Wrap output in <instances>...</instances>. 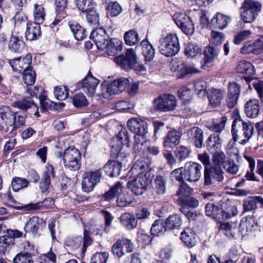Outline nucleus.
<instances>
[{
  "label": "nucleus",
  "instance_id": "f257e3e1",
  "mask_svg": "<svg viewBox=\"0 0 263 263\" xmlns=\"http://www.w3.org/2000/svg\"><path fill=\"white\" fill-rule=\"evenodd\" d=\"M159 52L165 57H173L180 49L179 39L176 34L170 33L162 36L159 41Z\"/></svg>",
  "mask_w": 263,
  "mask_h": 263
},
{
  "label": "nucleus",
  "instance_id": "f03ea898",
  "mask_svg": "<svg viewBox=\"0 0 263 263\" xmlns=\"http://www.w3.org/2000/svg\"><path fill=\"white\" fill-rule=\"evenodd\" d=\"M260 2L253 0H245L240 7L241 20L246 23L253 22L261 10Z\"/></svg>",
  "mask_w": 263,
  "mask_h": 263
},
{
  "label": "nucleus",
  "instance_id": "7ed1b4c3",
  "mask_svg": "<svg viewBox=\"0 0 263 263\" xmlns=\"http://www.w3.org/2000/svg\"><path fill=\"white\" fill-rule=\"evenodd\" d=\"M153 176L150 171L141 174L128 182V187L136 195L143 194L151 186Z\"/></svg>",
  "mask_w": 263,
  "mask_h": 263
},
{
  "label": "nucleus",
  "instance_id": "20e7f679",
  "mask_svg": "<svg viewBox=\"0 0 263 263\" xmlns=\"http://www.w3.org/2000/svg\"><path fill=\"white\" fill-rule=\"evenodd\" d=\"M63 160L65 167L71 171H77L80 168L81 155L74 147H69L64 151Z\"/></svg>",
  "mask_w": 263,
  "mask_h": 263
},
{
  "label": "nucleus",
  "instance_id": "39448f33",
  "mask_svg": "<svg viewBox=\"0 0 263 263\" xmlns=\"http://www.w3.org/2000/svg\"><path fill=\"white\" fill-rule=\"evenodd\" d=\"M177 106L176 97L171 94H164L153 101V106L155 110L162 112L172 111Z\"/></svg>",
  "mask_w": 263,
  "mask_h": 263
},
{
  "label": "nucleus",
  "instance_id": "423d86ee",
  "mask_svg": "<svg viewBox=\"0 0 263 263\" xmlns=\"http://www.w3.org/2000/svg\"><path fill=\"white\" fill-rule=\"evenodd\" d=\"M83 240V245L82 252L84 253L88 246L91 245L92 242V239L89 236V232L87 230L84 231L83 238L81 236H68L65 240V246L73 250L79 248L82 243Z\"/></svg>",
  "mask_w": 263,
  "mask_h": 263
},
{
  "label": "nucleus",
  "instance_id": "0eeeda50",
  "mask_svg": "<svg viewBox=\"0 0 263 263\" xmlns=\"http://www.w3.org/2000/svg\"><path fill=\"white\" fill-rule=\"evenodd\" d=\"M102 177L100 170L86 171L83 175L82 189L84 192H90L100 182Z\"/></svg>",
  "mask_w": 263,
  "mask_h": 263
},
{
  "label": "nucleus",
  "instance_id": "6e6552de",
  "mask_svg": "<svg viewBox=\"0 0 263 263\" xmlns=\"http://www.w3.org/2000/svg\"><path fill=\"white\" fill-rule=\"evenodd\" d=\"M173 17L176 25L185 34L191 35L194 33L195 27L190 16L185 13H176Z\"/></svg>",
  "mask_w": 263,
  "mask_h": 263
},
{
  "label": "nucleus",
  "instance_id": "1a4fd4ad",
  "mask_svg": "<svg viewBox=\"0 0 263 263\" xmlns=\"http://www.w3.org/2000/svg\"><path fill=\"white\" fill-rule=\"evenodd\" d=\"M114 61L126 70L136 68L138 65L135 51L132 49L127 50L125 56L121 55L115 57Z\"/></svg>",
  "mask_w": 263,
  "mask_h": 263
},
{
  "label": "nucleus",
  "instance_id": "9d476101",
  "mask_svg": "<svg viewBox=\"0 0 263 263\" xmlns=\"http://www.w3.org/2000/svg\"><path fill=\"white\" fill-rule=\"evenodd\" d=\"M100 82V81L95 78L90 71H89L87 76L82 81L77 83V87L78 89H82L86 94L91 97L96 92Z\"/></svg>",
  "mask_w": 263,
  "mask_h": 263
},
{
  "label": "nucleus",
  "instance_id": "9b49d317",
  "mask_svg": "<svg viewBox=\"0 0 263 263\" xmlns=\"http://www.w3.org/2000/svg\"><path fill=\"white\" fill-rule=\"evenodd\" d=\"M124 144H126L127 146H129V137L127 132L125 128L122 129L116 137L113 138L111 143V148L115 149V153L119 160H121L120 158L122 157V155L125 154L122 152Z\"/></svg>",
  "mask_w": 263,
  "mask_h": 263
},
{
  "label": "nucleus",
  "instance_id": "f8f14e48",
  "mask_svg": "<svg viewBox=\"0 0 263 263\" xmlns=\"http://www.w3.org/2000/svg\"><path fill=\"white\" fill-rule=\"evenodd\" d=\"M202 166L196 162H190L184 166V177L185 180L190 182H195L199 180L201 176Z\"/></svg>",
  "mask_w": 263,
  "mask_h": 263
},
{
  "label": "nucleus",
  "instance_id": "ddd939ff",
  "mask_svg": "<svg viewBox=\"0 0 263 263\" xmlns=\"http://www.w3.org/2000/svg\"><path fill=\"white\" fill-rule=\"evenodd\" d=\"M129 154H123L121 160L117 161L109 160L104 166V170L106 175L111 177H117L119 175L123 163H125L127 157ZM117 159H118L117 158Z\"/></svg>",
  "mask_w": 263,
  "mask_h": 263
},
{
  "label": "nucleus",
  "instance_id": "4468645a",
  "mask_svg": "<svg viewBox=\"0 0 263 263\" xmlns=\"http://www.w3.org/2000/svg\"><path fill=\"white\" fill-rule=\"evenodd\" d=\"M133 248V244L131 241L125 238L117 240L113 245L111 251L114 255L121 257L126 253L132 252Z\"/></svg>",
  "mask_w": 263,
  "mask_h": 263
},
{
  "label": "nucleus",
  "instance_id": "2eb2a0df",
  "mask_svg": "<svg viewBox=\"0 0 263 263\" xmlns=\"http://www.w3.org/2000/svg\"><path fill=\"white\" fill-rule=\"evenodd\" d=\"M32 57L27 54L25 57H18L9 60V63L14 71L21 72L31 68Z\"/></svg>",
  "mask_w": 263,
  "mask_h": 263
},
{
  "label": "nucleus",
  "instance_id": "dca6fc26",
  "mask_svg": "<svg viewBox=\"0 0 263 263\" xmlns=\"http://www.w3.org/2000/svg\"><path fill=\"white\" fill-rule=\"evenodd\" d=\"M89 38L96 44L99 50H105V44L108 41L109 36L105 30L102 28H97L91 31Z\"/></svg>",
  "mask_w": 263,
  "mask_h": 263
},
{
  "label": "nucleus",
  "instance_id": "f3484780",
  "mask_svg": "<svg viewBox=\"0 0 263 263\" xmlns=\"http://www.w3.org/2000/svg\"><path fill=\"white\" fill-rule=\"evenodd\" d=\"M235 122H236L235 124V130H237V132H238V129L236 128L237 126H241L242 127L243 135L245 139L242 140L239 143L240 144L245 145L249 142V140L252 137L254 134V127L250 122H245L240 118L235 119L233 122L232 125L235 123Z\"/></svg>",
  "mask_w": 263,
  "mask_h": 263
},
{
  "label": "nucleus",
  "instance_id": "a211bd4d",
  "mask_svg": "<svg viewBox=\"0 0 263 263\" xmlns=\"http://www.w3.org/2000/svg\"><path fill=\"white\" fill-rule=\"evenodd\" d=\"M207 95L209 105L212 108H217L221 105L225 91L223 89L212 88L209 89Z\"/></svg>",
  "mask_w": 263,
  "mask_h": 263
},
{
  "label": "nucleus",
  "instance_id": "6ab92c4d",
  "mask_svg": "<svg viewBox=\"0 0 263 263\" xmlns=\"http://www.w3.org/2000/svg\"><path fill=\"white\" fill-rule=\"evenodd\" d=\"M128 129L136 135L144 136L147 131V123L137 118H132L127 123Z\"/></svg>",
  "mask_w": 263,
  "mask_h": 263
},
{
  "label": "nucleus",
  "instance_id": "aec40b11",
  "mask_svg": "<svg viewBox=\"0 0 263 263\" xmlns=\"http://www.w3.org/2000/svg\"><path fill=\"white\" fill-rule=\"evenodd\" d=\"M240 52L242 54H260L263 52V42L260 40H256L254 42L248 41L241 48Z\"/></svg>",
  "mask_w": 263,
  "mask_h": 263
},
{
  "label": "nucleus",
  "instance_id": "412c9836",
  "mask_svg": "<svg viewBox=\"0 0 263 263\" xmlns=\"http://www.w3.org/2000/svg\"><path fill=\"white\" fill-rule=\"evenodd\" d=\"M240 94V87L236 83H230L228 87L227 105L229 108H233L236 104Z\"/></svg>",
  "mask_w": 263,
  "mask_h": 263
},
{
  "label": "nucleus",
  "instance_id": "4be33fe9",
  "mask_svg": "<svg viewBox=\"0 0 263 263\" xmlns=\"http://www.w3.org/2000/svg\"><path fill=\"white\" fill-rule=\"evenodd\" d=\"M181 133L176 130L168 132L163 140V146L165 148H173L180 141Z\"/></svg>",
  "mask_w": 263,
  "mask_h": 263
},
{
  "label": "nucleus",
  "instance_id": "5701e85b",
  "mask_svg": "<svg viewBox=\"0 0 263 263\" xmlns=\"http://www.w3.org/2000/svg\"><path fill=\"white\" fill-rule=\"evenodd\" d=\"M203 131L198 127H193L187 130L188 137L194 142L195 146L201 148L203 145Z\"/></svg>",
  "mask_w": 263,
  "mask_h": 263
},
{
  "label": "nucleus",
  "instance_id": "b1692460",
  "mask_svg": "<svg viewBox=\"0 0 263 263\" xmlns=\"http://www.w3.org/2000/svg\"><path fill=\"white\" fill-rule=\"evenodd\" d=\"M260 109L259 101L257 99H250L245 105V111L249 118H256L260 111Z\"/></svg>",
  "mask_w": 263,
  "mask_h": 263
},
{
  "label": "nucleus",
  "instance_id": "393cba45",
  "mask_svg": "<svg viewBox=\"0 0 263 263\" xmlns=\"http://www.w3.org/2000/svg\"><path fill=\"white\" fill-rule=\"evenodd\" d=\"M41 35L40 23L36 22H28L25 33L26 39L29 41L36 40Z\"/></svg>",
  "mask_w": 263,
  "mask_h": 263
},
{
  "label": "nucleus",
  "instance_id": "a878e982",
  "mask_svg": "<svg viewBox=\"0 0 263 263\" xmlns=\"http://www.w3.org/2000/svg\"><path fill=\"white\" fill-rule=\"evenodd\" d=\"M119 220L121 225L127 230H132L135 229L138 223V220L135 215L130 213H122Z\"/></svg>",
  "mask_w": 263,
  "mask_h": 263
},
{
  "label": "nucleus",
  "instance_id": "bb28decb",
  "mask_svg": "<svg viewBox=\"0 0 263 263\" xmlns=\"http://www.w3.org/2000/svg\"><path fill=\"white\" fill-rule=\"evenodd\" d=\"M101 87V93L99 95L102 96L105 98H108L112 95L120 93V89L115 80L110 83H102Z\"/></svg>",
  "mask_w": 263,
  "mask_h": 263
},
{
  "label": "nucleus",
  "instance_id": "cd10ccee",
  "mask_svg": "<svg viewBox=\"0 0 263 263\" xmlns=\"http://www.w3.org/2000/svg\"><path fill=\"white\" fill-rule=\"evenodd\" d=\"M231 20L232 18L230 16L217 12L212 18L211 22L217 28L223 29L227 27Z\"/></svg>",
  "mask_w": 263,
  "mask_h": 263
},
{
  "label": "nucleus",
  "instance_id": "c85d7f7f",
  "mask_svg": "<svg viewBox=\"0 0 263 263\" xmlns=\"http://www.w3.org/2000/svg\"><path fill=\"white\" fill-rule=\"evenodd\" d=\"M219 50L212 46L206 47L204 50V64L202 67L204 68L209 67L218 57Z\"/></svg>",
  "mask_w": 263,
  "mask_h": 263
},
{
  "label": "nucleus",
  "instance_id": "c756f323",
  "mask_svg": "<svg viewBox=\"0 0 263 263\" xmlns=\"http://www.w3.org/2000/svg\"><path fill=\"white\" fill-rule=\"evenodd\" d=\"M106 53L109 56H114L122 49V42L118 39H111L105 44Z\"/></svg>",
  "mask_w": 263,
  "mask_h": 263
},
{
  "label": "nucleus",
  "instance_id": "7c9ffc66",
  "mask_svg": "<svg viewBox=\"0 0 263 263\" xmlns=\"http://www.w3.org/2000/svg\"><path fill=\"white\" fill-rule=\"evenodd\" d=\"M45 222L43 219L37 216L30 218L24 226V231L26 232H31L35 234L37 232L40 227Z\"/></svg>",
  "mask_w": 263,
  "mask_h": 263
},
{
  "label": "nucleus",
  "instance_id": "2f4dec72",
  "mask_svg": "<svg viewBox=\"0 0 263 263\" xmlns=\"http://www.w3.org/2000/svg\"><path fill=\"white\" fill-rule=\"evenodd\" d=\"M206 147L209 151L215 152L220 148L222 141L217 133H214L209 136L205 142Z\"/></svg>",
  "mask_w": 263,
  "mask_h": 263
},
{
  "label": "nucleus",
  "instance_id": "473e14b6",
  "mask_svg": "<svg viewBox=\"0 0 263 263\" xmlns=\"http://www.w3.org/2000/svg\"><path fill=\"white\" fill-rule=\"evenodd\" d=\"M142 53L146 61H151L154 58L155 54V49L147 39L143 40L140 43Z\"/></svg>",
  "mask_w": 263,
  "mask_h": 263
},
{
  "label": "nucleus",
  "instance_id": "72a5a7b5",
  "mask_svg": "<svg viewBox=\"0 0 263 263\" xmlns=\"http://www.w3.org/2000/svg\"><path fill=\"white\" fill-rule=\"evenodd\" d=\"M235 124L232 125L231 133L233 136V140H230L226 147L227 153L231 156L237 155L238 153V149L235 146L236 141L239 139L237 130H235Z\"/></svg>",
  "mask_w": 263,
  "mask_h": 263
},
{
  "label": "nucleus",
  "instance_id": "f704fd0d",
  "mask_svg": "<svg viewBox=\"0 0 263 263\" xmlns=\"http://www.w3.org/2000/svg\"><path fill=\"white\" fill-rule=\"evenodd\" d=\"M54 168L52 165L48 167L47 171L44 173L43 177L40 183V188L42 192H46L49 189L51 177H54Z\"/></svg>",
  "mask_w": 263,
  "mask_h": 263
},
{
  "label": "nucleus",
  "instance_id": "c9c22d12",
  "mask_svg": "<svg viewBox=\"0 0 263 263\" xmlns=\"http://www.w3.org/2000/svg\"><path fill=\"white\" fill-rule=\"evenodd\" d=\"M181 239L189 248L194 247L195 244V235L189 228H185L181 233Z\"/></svg>",
  "mask_w": 263,
  "mask_h": 263
},
{
  "label": "nucleus",
  "instance_id": "e433bc0d",
  "mask_svg": "<svg viewBox=\"0 0 263 263\" xmlns=\"http://www.w3.org/2000/svg\"><path fill=\"white\" fill-rule=\"evenodd\" d=\"M75 4L78 10L83 13L92 10L96 6L93 0H75Z\"/></svg>",
  "mask_w": 263,
  "mask_h": 263
},
{
  "label": "nucleus",
  "instance_id": "4c0bfd02",
  "mask_svg": "<svg viewBox=\"0 0 263 263\" xmlns=\"http://www.w3.org/2000/svg\"><path fill=\"white\" fill-rule=\"evenodd\" d=\"M14 113L12 111L10 108L8 107H3L1 109L0 111V117L3 121L5 123L6 127H3L2 130H7L8 124L11 125L12 124L13 118Z\"/></svg>",
  "mask_w": 263,
  "mask_h": 263
},
{
  "label": "nucleus",
  "instance_id": "58836bf2",
  "mask_svg": "<svg viewBox=\"0 0 263 263\" xmlns=\"http://www.w3.org/2000/svg\"><path fill=\"white\" fill-rule=\"evenodd\" d=\"M236 70L239 73H245L249 76L255 73V70L252 64L246 61H240L236 67Z\"/></svg>",
  "mask_w": 263,
  "mask_h": 263
},
{
  "label": "nucleus",
  "instance_id": "ea45409f",
  "mask_svg": "<svg viewBox=\"0 0 263 263\" xmlns=\"http://www.w3.org/2000/svg\"><path fill=\"white\" fill-rule=\"evenodd\" d=\"M69 25L76 40L81 41L85 37V29L83 28L79 24L74 22L71 24L69 23Z\"/></svg>",
  "mask_w": 263,
  "mask_h": 263
},
{
  "label": "nucleus",
  "instance_id": "a19ab883",
  "mask_svg": "<svg viewBox=\"0 0 263 263\" xmlns=\"http://www.w3.org/2000/svg\"><path fill=\"white\" fill-rule=\"evenodd\" d=\"M147 166L146 163L143 161V159L141 160H137L134 164L133 167L129 172V174L130 175H134L138 176L141 174L146 170Z\"/></svg>",
  "mask_w": 263,
  "mask_h": 263
},
{
  "label": "nucleus",
  "instance_id": "79ce46f5",
  "mask_svg": "<svg viewBox=\"0 0 263 263\" xmlns=\"http://www.w3.org/2000/svg\"><path fill=\"white\" fill-rule=\"evenodd\" d=\"M24 46V42L17 36H14L12 34L10 37L8 43V48L12 52H18L21 50Z\"/></svg>",
  "mask_w": 263,
  "mask_h": 263
},
{
  "label": "nucleus",
  "instance_id": "37998d69",
  "mask_svg": "<svg viewBox=\"0 0 263 263\" xmlns=\"http://www.w3.org/2000/svg\"><path fill=\"white\" fill-rule=\"evenodd\" d=\"M257 225V222L253 216H247L242 218L240 223V228L246 232L251 231V229Z\"/></svg>",
  "mask_w": 263,
  "mask_h": 263
},
{
  "label": "nucleus",
  "instance_id": "c03bdc74",
  "mask_svg": "<svg viewBox=\"0 0 263 263\" xmlns=\"http://www.w3.org/2000/svg\"><path fill=\"white\" fill-rule=\"evenodd\" d=\"M54 204V200L52 198H47L41 203H32L26 205L24 208L26 210H37L41 206H44L46 208H52Z\"/></svg>",
  "mask_w": 263,
  "mask_h": 263
},
{
  "label": "nucleus",
  "instance_id": "a18cd8bd",
  "mask_svg": "<svg viewBox=\"0 0 263 263\" xmlns=\"http://www.w3.org/2000/svg\"><path fill=\"white\" fill-rule=\"evenodd\" d=\"M124 190L125 187L123 185L122 183L120 182H118L110 189L108 192H106L104 195V197L107 200H111L114 198L116 196H117L118 194L122 192V190Z\"/></svg>",
  "mask_w": 263,
  "mask_h": 263
},
{
  "label": "nucleus",
  "instance_id": "49530a36",
  "mask_svg": "<svg viewBox=\"0 0 263 263\" xmlns=\"http://www.w3.org/2000/svg\"><path fill=\"white\" fill-rule=\"evenodd\" d=\"M182 224L181 217L177 214L170 215L166 220V227L170 229L179 228Z\"/></svg>",
  "mask_w": 263,
  "mask_h": 263
},
{
  "label": "nucleus",
  "instance_id": "de8ad7c7",
  "mask_svg": "<svg viewBox=\"0 0 263 263\" xmlns=\"http://www.w3.org/2000/svg\"><path fill=\"white\" fill-rule=\"evenodd\" d=\"M125 190L118 194L117 203L120 207H125L129 205L133 201V198L129 194L125 193Z\"/></svg>",
  "mask_w": 263,
  "mask_h": 263
},
{
  "label": "nucleus",
  "instance_id": "09e8293b",
  "mask_svg": "<svg viewBox=\"0 0 263 263\" xmlns=\"http://www.w3.org/2000/svg\"><path fill=\"white\" fill-rule=\"evenodd\" d=\"M124 38L126 44L129 46L135 45L140 41L138 33L134 30L126 32Z\"/></svg>",
  "mask_w": 263,
  "mask_h": 263
},
{
  "label": "nucleus",
  "instance_id": "8fccbe9b",
  "mask_svg": "<svg viewBox=\"0 0 263 263\" xmlns=\"http://www.w3.org/2000/svg\"><path fill=\"white\" fill-rule=\"evenodd\" d=\"M222 219H229L236 216L238 213V209L236 205L230 204L224 206L220 212Z\"/></svg>",
  "mask_w": 263,
  "mask_h": 263
},
{
  "label": "nucleus",
  "instance_id": "3c124183",
  "mask_svg": "<svg viewBox=\"0 0 263 263\" xmlns=\"http://www.w3.org/2000/svg\"><path fill=\"white\" fill-rule=\"evenodd\" d=\"M32 105H34L35 107H36L32 99L28 96H25L23 100L13 103L14 107L25 111L31 107Z\"/></svg>",
  "mask_w": 263,
  "mask_h": 263
},
{
  "label": "nucleus",
  "instance_id": "603ef678",
  "mask_svg": "<svg viewBox=\"0 0 263 263\" xmlns=\"http://www.w3.org/2000/svg\"><path fill=\"white\" fill-rule=\"evenodd\" d=\"M165 226V223H164L160 219L155 221L151 229V234L154 236H158L163 234L166 231Z\"/></svg>",
  "mask_w": 263,
  "mask_h": 263
},
{
  "label": "nucleus",
  "instance_id": "864d4df0",
  "mask_svg": "<svg viewBox=\"0 0 263 263\" xmlns=\"http://www.w3.org/2000/svg\"><path fill=\"white\" fill-rule=\"evenodd\" d=\"M155 189L158 194L162 195L166 191V181L163 176L158 175L154 180Z\"/></svg>",
  "mask_w": 263,
  "mask_h": 263
},
{
  "label": "nucleus",
  "instance_id": "5fc2aeb1",
  "mask_svg": "<svg viewBox=\"0 0 263 263\" xmlns=\"http://www.w3.org/2000/svg\"><path fill=\"white\" fill-rule=\"evenodd\" d=\"M14 263H34L31 253L21 252L17 254L13 259Z\"/></svg>",
  "mask_w": 263,
  "mask_h": 263
},
{
  "label": "nucleus",
  "instance_id": "6e6d98bb",
  "mask_svg": "<svg viewBox=\"0 0 263 263\" xmlns=\"http://www.w3.org/2000/svg\"><path fill=\"white\" fill-rule=\"evenodd\" d=\"M84 13L86 15V18L87 22L90 25H99L100 21L99 13L95 8L92 10Z\"/></svg>",
  "mask_w": 263,
  "mask_h": 263
},
{
  "label": "nucleus",
  "instance_id": "4d7b16f0",
  "mask_svg": "<svg viewBox=\"0 0 263 263\" xmlns=\"http://www.w3.org/2000/svg\"><path fill=\"white\" fill-rule=\"evenodd\" d=\"M73 105L77 108H81L88 105V101L82 93L75 94L72 97Z\"/></svg>",
  "mask_w": 263,
  "mask_h": 263
},
{
  "label": "nucleus",
  "instance_id": "13d9d810",
  "mask_svg": "<svg viewBox=\"0 0 263 263\" xmlns=\"http://www.w3.org/2000/svg\"><path fill=\"white\" fill-rule=\"evenodd\" d=\"M28 185V180L20 177L14 178L11 182L12 188L14 192H17L23 188L26 187Z\"/></svg>",
  "mask_w": 263,
  "mask_h": 263
},
{
  "label": "nucleus",
  "instance_id": "bf43d9fd",
  "mask_svg": "<svg viewBox=\"0 0 263 263\" xmlns=\"http://www.w3.org/2000/svg\"><path fill=\"white\" fill-rule=\"evenodd\" d=\"M107 9L108 15L111 17L117 16L122 11L121 7L117 2H109L107 5Z\"/></svg>",
  "mask_w": 263,
  "mask_h": 263
},
{
  "label": "nucleus",
  "instance_id": "052dcab7",
  "mask_svg": "<svg viewBox=\"0 0 263 263\" xmlns=\"http://www.w3.org/2000/svg\"><path fill=\"white\" fill-rule=\"evenodd\" d=\"M23 79L24 83L27 85H32L34 83L36 79V73L32 69V67L24 71Z\"/></svg>",
  "mask_w": 263,
  "mask_h": 263
},
{
  "label": "nucleus",
  "instance_id": "680f3d73",
  "mask_svg": "<svg viewBox=\"0 0 263 263\" xmlns=\"http://www.w3.org/2000/svg\"><path fill=\"white\" fill-rule=\"evenodd\" d=\"M54 4L55 13L60 14L61 17H66L67 16L66 11L67 6V0H55Z\"/></svg>",
  "mask_w": 263,
  "mask_h": 263
},
{
  "label": "nucleus",
  "instance_id": "e2e57ef3",
  "mask_svg": "<svg viewBox=\"0 0 263 263\" xmlns=\"http://www.w3.org/2000/svg\"><path fill=\"white\" fill-rule=\"evenodd\" d=\"M184 53L186 55L194 57L201 53V49L197 44L190 43L185 45Z\"/></svg>",
  "mask_w": 263,
  "mask_h": 263
},
{
  "label": "nucleus",
  "instance_id": "0e129e2a",
  "mask_svg": "<svg viewBox=\"0 0 263 263\" xmlns=\"http://www.w3.org/2000/svg\"><path fill=\"white\" fill-rule=\"evenodd\" d=\"M39 100L41 105V108L43 111H47L48 109H51L52 108L57 109V104L54 102L50 100L46 97L40 96Z\"/></svg>",
  "mask_w": 263,
  "mask_h": 263
},
{
  "label": "nucleus",
  "instance_id": "69168bd1",
  "mask_svg": "<svg viewBox=\"0 0 263 263\" xmlns=\"http://www.w3.org/2000/svg\"><path fill=\"white\" fill-rule=\"evenodd\" d=\"M54 95L58 100H64L68 96V88L65 86L55 87L54 88Z\"/></svg>",
  "mask_w": 263,
  "mask_h": 263
},
{
  "label": "nucleus",
  "instance_id": "338daca9",
  "mask_svg": "<svg viewBox=\"0 0 263 263\" xmlns=\"http://www.w3.org/2000/svg\"><path fill=\"white\" fill-rule=\"evenodd\" d=\"M226 155L223 152H216L212 156V161L216 166H221L225 163Z\"/></svg>",
  "mask_w": 263,
  "mask_h": 263
},
{
  "label": "nucleus",
  "instance_id": "774afa93",
  "mask_svg": "<svg viewBox=\"0 0 263 263\" xmlns=\"http://www.w3.org/2000/svg\"><path fill=\"white\" fill-rule=\"evenodd\" d=\"M108 258L106 252L96 253L91 256L89 263H106Z\"/></svg>",
  "mask_w": 263,
  "mask_h": 263
}]
</instances>
